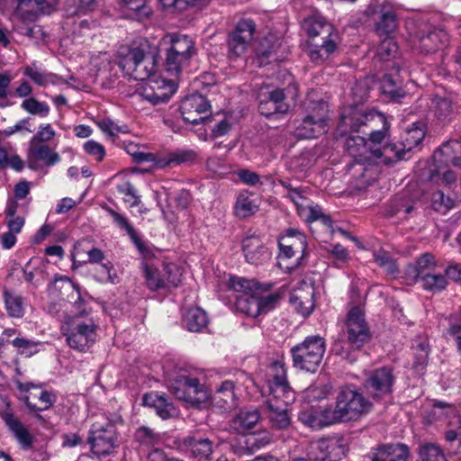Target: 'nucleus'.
Instances as JSON below:
<instances>
[{"label": "nucleus", "instance_id": "obj_56", "mask_svg": "<svg viewBox=\"0 0 461 461\" xmlns=\"http://www.w3.org/2000/svg\"><path fill=\"white\" fill-rule=\"evenodd\" d=\"M201 317L202 310L199 307L188 309L184 317L186 329L191 332H200L202 330Z\"/></svg>", "mask_w": 461, "mask_h": 461}, {"label": "nucleus", "instance_id": "obj_33", "mask_svg": "<svg viewBox=\"0 0 461 461\" xmlns=\"http://www.w3.org/2000/svg\"><path fill=\"white\" fill-rule=\"evenodd\" d=\"M180 111L185 122L198 124L202 122V95L194 93L185 96L181 103Z\"/></svg>", "mask_w": 461, "mask_h": 461}, {"label": "nucleus", "instance_id": "obj_16", "mask_svg": "<svg viewBox=\"0 0 461 461\" xmlns=\"http://www.w3.org/2000/svg\"><path fill=\"white\" fill-rule=\"evenodd\" d=\"M177 86L174 80L149 81L142 86L138 95L152 104L167 103L176 92Z\"/></svg>", "mask_w": 461, "mask_h": 461}, {"label": "nucleus", "instance_id": "obj_46", "mask_svg": "<svg viewBox=\"0 0 461 461\" xmlns=\"http://www.w3.org/2000/svg\"><path fill=\"white\" fill-rule=\"evenodd\" d=\"M143 273L146 280V285L151 291H157L165 288V279L161 273L156 268L148 264L143 265Z\"/></svg>", "mask_w": 461, "mask_h": 461}, {"label": "nucleus", "instance_id": "obj_52", "mask_svg": "<svg viewBox=\"0 0 461 461\" xmlns=\"http://www.w3.org/2000/svg\"><path fill=\"white\" fill-rule=\"evenodd\" d=\"M198 0H158L164 11L171 14L182 13L194 6Z\"/></svg>", "mask_w": 461, "mask_h": 461}, {"label": "nucleus", "instance_id": "obj_28", "mask_svg": "<svg viewBox=\"0 0 461 461\" xmlns=\"http://www.w3.org/2000/svg\"><path fill=\"white\" fill-rule=\"evenodd\" d=\"M372 164H392L402 159H407V152L403 151L400 143H391L381 148L374 149Z\"/></svg>", "mask_w": 461, "mask_h": 461}, {"label": "nucleus", "instance_id": "obj_54", "mask_svg": "<svg viewBox=\"0 0 461 461\" xmlns=\"http://www.w3.org/2000/svg\"><path fill=\"white\" fill-rule=\"evenodd\" d=\"M23 74L30 77L36 85L40 86H44L50 82H53L51 80L53 76L52 74L46 73L45 71L35 67L34 64L24 68Z\"/></svg>", "mask_w": 461, "mask_h": 461}, {"label": "nucleus", "instance_id": "obj_13", "mask_svg": "<svg viewBox=\"0 0 461 461\" xmlns=\"http://www.w3.org/2000/svg\"><path fill=\"white\" fill-rule=\"evenodd\" d=\"M256 25L250 19H242L238 22L234 31L229 36L230 52L239 57L242 55L253 40Z\"/></svg>", "mask_w": 461, "mask_h": 461}, {"label": "nucleus", "instance_id": "obj_60", "mask_svg": "<svg viewBox=\"0 0 461 461\" xmlns=\"http://www.w3.org/2000/svg\"><path fill=\"white\" fill-rule=\"evenodd\" d=\"M330 393V386L328 384L312 385L304 392V398L309 403L326 398Z\"/></svg>", "mask_w": 461, "mask_h": 461}, {"label": "nucleus", "instance_id": "obj_57", "mask_svg": "<svg viewBox=\"0 0 461 461\" xmlns=\"http://www.w3.org/2000/svg\"><path fill=\"white\" fill-rule=\"evenodd\" d=\"M189 59H186L185 57H179V55L176 53L167 50L166 68L167 72H170L174 76H177L180 73L182 68L187 64Z\"/></svg>", "mask_w": 461, "mask_h": 461}, {"label": "nucleus", "instance_id": "obj_2", "mask_svg": "<svg viewBox=\"0 0 461 461\" xmlns=\"http://www.w3.org/2000/svg\"><path fill=\"white\" fill-rule=\"evenodd\" d=\"M230 289L240 295L236 298V308L239 312L258 318L273 311L279 303L278 293L265 291L258 283L240 276H230Z\"/></svg>", "mask_w": 461, "mask_h": 461}, {"label": "nucleus", "instance_id": "obj_34", "mask_svg": "<svg viewBox=\"0 0 461 461\" xmlns=\"http://www.w3.org/2000/svg\"><path fill=\"white\" fill-rule=\"evenodd\" d=\"M162 41L166 44H170L168 50L176 53L179 57L190 59L194 53V41L185 34L168 33L163 37Z\"/></svg>", "mask_w": 461, "mask_h": 461}, {"label": "nucleus", "instance_id": "obj_11", "mask_svg": "<svg viewBox=\"0 0 461 461\" xmlns=\"http://www.w3.org/2000/svg\"><path fill=\"white\" fill-rule=\"evenodd\" d=\"M21 398L32 412L49 410L57 401L56 395L41 386L31 383L18 384Z\"/></svg>", "mask_w": 461, "mask_h": 461}, {"label": "nucleus", "instance_id": "obj_18", "mask_svg": "<svg viewBox=\"0 0 461 461\" xmlns=\"http://www.w3.org/2000/svg\"><path fill=\"white\" fill-rule=\"evenodd\" d=\"M393 382L394 377L392 370L387 367H382L368 375L365 382V387L374 398H380L392 392Z\"/></svg>", "mask_w": 461, "mask_h": 461}, {"label": "nucleus", "instance_id": "obj_43", "mask_svg": "<svg viewBox=\"0 0 461 461\" xmlns=\"http://www.w3.org/2000/svg\"><path fill=\"white\" fill-rule=\"evenodd\" d=\"M319 448L326 452L329 461L340 459L345 455V448L339 438H331L319 442Z\"/></svg>", "mask_w": 461, "mask_h": 461}, {"label": "nucleus", "instance_id": "obj_3", "mask_svg": "<svg viewBox=\"0 0 461 461\" xmlns=\"http://www.w3.org/2000/svg\"><path fill=\"white\" fill-rule=\"evenodd\" d=\"M372 403L363 394L351 388H344L336 397L334 407H329L333 424L357 420L368 413Z\"/></svg>", "mask_w": 461, "mask_h": 461}, {"label": "nucleus", "instance_id": "obj_29", "mask_svg": "<svg viewBox=\"0 0 461 461\" xmlns=\"http://www.w3.org/2000/svg\"><path fill=\"white\" fill-rule=\"evenodd\" d=\"M347 150L358 164H372L373 148L367 146V141L360 136H350L346 140Z\"/></svg>", "mask_w": 461, "mask_h": 461}, {"label": "nucleus", "instance_id": "obj_37", "mask_svg": "<svg viewBox=\"0 0 461 461\" xmlns=\"http://www.w3.org/2000/svg\"><path fill=\"white\" fill-rule=\"evenodd\" d=\"M288 404H279L273 401H266L267 415L272 424L278 429H285L290 425V416L287 412Z\"/></svg>", "mask_w": 461, "mask_h": 461}, {"label": "nucleus", "instance_id": "obj_22", "mask_svg": "<svg viewBox=\"0 0 461 461\" xmlns=\"http://www.w3.org/2000/svg\"><path fill=\"white\" fill-rule=\"evenodd\" d=\"M429 108L439 122H450L456 111L454 104V95L446 92L442 94L439 92L436 93L430 99Z\"/></svg>", "mask_w": 461, "mask_h": 461}, {"label": "nucleus", "instance_id": "obj_31", "mask_svg": "<svg viewBox=\"0 0 461 461\" xmlns=\"http://www.w3.org/2000/svg\"><path fill=\"white\" fill-rule=\"evenodd\" d=\"M142 401L145 406L154 409L162 420H167L177 415L176 408L165 396L157 393L144 394Z\"/></svg>", "mask_w": 461, "mask_h": 461}, {"label": "nucleus", "instance_id": "obj_6", "mask_svg": "<svg viewBox=\"0 0 461 461\" xmlns=\"http://www.w3.org/2000/svg\"><path fill=\"white\" fill-rule=\"evenodd\" d=\"M326 350L325 339L312 335L291 348L293 366L304 372L315 373L320 367Z\"/></svg>", "mask_w": 461, "mask_h": 461}, {"label": "nucleus", "instance_id": "obj_8", "mask_svg": "<svg viewBox=\"0 0 461 461\" xmlns=\"http://www.w3.org/2000/svg\"><path fill=\"white\" fill-rule=\"evenodd\" d=\"M278 264L287 270L300 265L306 249V237L295 229H289L279 240Z\"/></svg>", "mask_w": 461, "mask_h": 461}, {"label": "nucleus", "instance_id": "obj_45", "mask_svg": "<svg viewBox=\"0 0 461 461\" xmlns=\"http://www.w3.org/2000/svg\"><path fill=\"white\" fill-rule=\"evenodd\" d=\"M124 6L129 11V15L134 19L148 18L152 10L147 4V0H122Z\"/></svg>", "mask_w": 461, "mask_h": 461}, {"label": "nucleus", "instance_id": "obj_63", "mask_svg": "<svg viewBox=\"0 0 461 461\" xmlns=\"http://www.w3.org/2000/svg\"><path fill=\"white\" fill-rule=\"evenodd\" d=\"M375 261L378 266L384 268V270L391 275L395 274L398 270L395 261L390 257L389 253L385 251H378L375 253Z\"/></svg>", "mask_w": 461, "mask_h": 461}, {"label": "nucleus", "instance_id": "obj_53", "mask_svg": "<svg viewBox=\"0 0 461 461\" xmlns=\"http://www.w3.org/2000/svg\"><path fill=\"white\" fill-rule=\"evenodd\" d=\"M398 51V45L395 41L387 37L383 40L377 48L376 55L381 60H389L393 59Z\"/></svg>", "mask_w": 461, "mask_h": 461}, {"label": "nucleus", "instance_id": "obj_5", "mask_svg": "<svg viewBox=\"0 0 461 461\" xmlns=\"http://www.w3.org/2000/svg\"><path fill=\"white\" fill-rule=\"evenodd\" d=\"M265 384L263 393L267 401H273L279 404H290L295 400V392L287 381L286 369L282 362H274L269 365L264 375Z\"/></svg>", "mask_w": 461, "mask_h": 461}, {"label": "nucleus", "instance_id": "obj_49", "mask_svg": "<svg viewBox=\"0 0 461 461\" xmlns=\"http://www.w3.org/2000/svg\"><path fill=\"white\" fill-rule=\"evenodd\" d=\"M12 345L17 349L19 354L31 357L39 352L41 343L23 337H15L12 340Z\"/></svg>", "mask_w": 461, "mask_h": 461}, {"label": "nucleus", "instance_id": "obj_47", "mask_svg": "<svg viewBox=\"0 0 461 461\" xmlns=\"http://www.w3.org/2000/svg\"><path fill=\"white\" fill-rule=\"evenodd\" d=\"M422 284V287L427 290L433 293H438L443 291L447 285V281L445 277V276L441 274H429L422 276V278L420 279Z\"/></svg>", "mask_w": 461, "mask_h": 461}, {"label": "nucleus", "instance_id": "obj_4", "mask_svg": "<svg viewBox=\"0 0 461 461\" xmlns=\"http://www.w3.org/2000/svg\"><path fill=\"white\" fill-rule=\"evenodd\" d=\"M147 44L122 48L119 51L118 66L135 80H149L154 74L157 61L153 55L146 54Z\"/></svg>", "mask_w": 461, "mask_h": 461}, {"label": "nucleus", "instance_id": "obj_9", "mask_svg": "<svg viewBox=\"0 0 461 461\" xmlns=\"http://www.w3.org/2000/svg\"><path fill=\"white\" fill-rule=\"evenodd\" d=\"M448 42L447 32L439 28L423 27L411 33V47L420 52L433 53Z\"/></svg>", "mask_w": 461, "mask_h": 461}, {"label": "nucleus", "instance_id": "obj_62", "mask_svg": "<svg viewBox=\"0 0 461 461\" xmlns=\"http://www.w3.org/2000/svg\"><path fill=\"white\" fill-rule=\"evenodd\" d=\"M456 411V408L453 405L438 402L433 404L430 415L432 416V420H437L455 416Z\"/></svg>", "mask_w": 461, "mask_h": 461}, {"label": "nucleus", "instance_id": "obj_7", "mask_svg": "<svg viewBox=\"0 0 461 461\" xmlns=\"http://www.w3.org/2000/svg\"><path fill=\"white\" fill-rule=\"evenodd\" d=\"M118 432L111 420L96 421L89 429L87 443L92 453L98 458L112 455L117 447Z\"/></svg>", "mask_w": 461, "mask_h": 461}, {"label": "nucleus", "instance_id": "obj_51", "mask_svg": "<svg viewBox=\"0 0 461 461\" xmlns=\"http://www.w3.org/2000/svg\"><path fill=\"white\" fill-rule=\"evenodd\" d=\"M377 117L383 122V129L378 131H374L370 133V138L367 141V146L372 147L374 149H378L383 147V142L385 140L388 133V123L384 114L377 113Z\"/></svg>", "mask_w": 461, "mask_h": 461}, {"label": "nucleus", "instance_id": "obj_59", "mask_svg": "<svg viewBox=\"0 0 461 461\" xmlns=\"http://www.w3.org/2000/svg\"><path fill=\"white\" fill-rule=\"evenodd\" d=\"M381 87L383 93L393 100H399L405 95V92L396 86L391 76L385 75L383 77Z\"/></svg>", "mask_w": 461, "mask_h": 461}, {"label": "nucleus", "instance_id": "obj_14", "mask_svg": "<svg viewBox=\"0 0 461 461\" xmlns=\"http://www.w3.org/2000/svg\"><path fill=\"white\" fill-rule=\"evenodd\" d=\"M366 12L370 16L380 14V20L375 23V31L379 35H388L396 30V16L386 0H372Z\"/></svg>", "mask_w": 461, "mask_h": 461}, {"label": "nucleus", "instance_id": "obj_48", "mask_svg": "<svg viewBox=\"0 0 461 461\" xmlns=\"http://www.w3.org/2000/svg\"><path fill=\"white\" fill-rule=\"evenodd\" d=\"M134 438L141 446L147 447H155L160 442V435L146 426L137 429Z\"/></svg>", "mask_w": 461, "mask_h": 461}, {"label": "nucleus", "instance_id": "obj_44", "mask_svg": "<svg viewBox=\"0 0 461 461\" xmlns=\"http://www.w3.org/2000/svg\"><path fill=\"white\" fill-rule=\"evenodd\" d=\"M259 420V413L257 410L241 411L234 419L235 429L245 432L252 429Z\"/></svg>", "mask_w": 461, "mask_h": 461}, {"label": "nucleus", "instance_id": "obj_25", "mask_svg": "<svg viewBox=\"0 0 461 461\" xmlns=\"http://www.w3.org/2000/svg\"><path fill=\"white\" fill-rule=\"evenodd\" d=\"M0 415L22 448H31L33 443V437L25 425L9 411H3L0 412Z\"/></svg>", "mask_w": 461, "mask_h": 461}, {"label": "nucleus", "instance_id": "obj_61", "mask_svg": "<svg viewBox=\"0 0 461 461\" xmlns=\"http://www.w3.org/2000/svg\"><path fill=\"white\" fill-rule=\"evenodd\" d=\"M165 288L176 287L181 283V273L176 265L168 264L164 267Z\"/></svg>", "mask_w": 461, "mask_h": 461}, {"label": "nucleus", "instance_id": "obj_42", "mask_svg": "<svg viewBox=\"0 0 461 461\" xmlns=\"http://www.w3.org/2000/svg\"><path fill=\"white\" fill-rule=\"evenodd\" d=\"M3 296L7 314L12 318H22L24 314L23 298L7 290L4 291Z\"/></svg>", "mask_w": 461, "mask_h": 461}, {"label": "nucleus", "instance_id": "obj_26", "mask_svg": "<svg viewBox=\"0 0 461 461\" xmlns=\"http://www.w3.org/2000/svg\"><path fill=\"white\" fill-rule=\"evenodd\" d=\"M369 117L373 118L374 114H367L357 107H348L341 114L338 131L341 135L346 134L348 130L357 131L360 126L368 121Z\"/></svg>", "mask_w": 461, "mask_h": 461}, {"label": "nucleus", "instance_id": "obj_36", "mask_svg": "<svg viewBox=\"0 0 461 461\" xmlns=\"http://www.w3.org/2000/svg\"><path fill=\"white\" fill-rule=\"evenodd\" d=\"M302 28L310 37H316L321 33H328L327 39L335 37L331 33L332 26L318 14L305 18L302 23Z\"/></svg>", "mask_w": 461, "mask_h": 461}, {"label": "nucleus", "instance_id": "obj_32", "mask_svg": "<svg viewBox=\"0 0 461 461\" xmlns=\"http://www.w3.org/2000/svg\"><path fill=\"white\" fill-rule=\"evenodd\" d=\"M437 267V262L433 255L425 253L420 256L414 266H409L406 271L408 285L416 283L425 275L430 274Z\"/></svg>", "mask_w": 461, "mask_h": 461}, {"label": "nucleus", "instance_id": "obj_21", "mask_svg": "<svg viewBox=\"0 0 461 461\" xmlns=\"http://www.w3.org/2000/svg\"><path fill=\"white\" fill-rule=\"evenodd\" d=\"M299 420L304 425L315 429L333 425L329 407L321 408L312 404L303 408L299 413Z\"/></svg>", "mask_w": 461, "mask_h": 461}, {"label": "nucleus", "instance_id": "obj_40", "mask_svg": "<svg viewBox=\"0 0 461 461\" xmlns=\"http://www.w3.org/2000/svg\"><path fill=\"white\" fill-rule=\"evenodd\" d=\"M336 49L337 42L335 39H326L321 46L309 43L307 50L312 61L321 63L326 60Z\"/></svg>", "mask_w": 461, "mask_h": 461}, {"label": "nucleus", "instance_id": "obj_17", "mask_svg": "<svg viewBox=\"0 0 461 461\" xmlns=\"http://www.w3.org/2000/svg\"><path fill=\"white\" fill-rule=\"evenodd\" d=\"M59 153L43 143L29 142L26 161L29 168L39 170L43 166L51 167L59 162Z\"/></svg>", "mask_w": 461, "mask_h": 461}, {"label": "nucleus", "instance_id": "obj_23", "mask_svg": "<svg viewBox=\"0 0 461 461\" xmlns=\"http://www.w3.org/2000/svg\"><path fill=\"white\" fill-rule=\"evenodd\" d=\"M208 403L207 399H203V405ZM210 405L222 411H228L237 406V397L234 392V383L226 380L221 383L212 396Z\"/></svg>", "mask_w": 461, "mask_h": 461}, {"label": "nucleus", "instance_id": "obj_27", "mask_svg": "<svg viewBox=\"0 0 461 461\" xmlns=\"http://www.w3.org/2000/svg\"><path fill=\"white\" fill-rule=\"evenodd\" d=\"M408 447L402 444L387 445L366 455L362 461H407Z\"/></svg>", "mask_w": 461, "mask_h": 461}, {"label": "nucleus", "instance_id": "obj_64", "mask_svg": "<svg viewBox=\"0 0 461 461\" xmlns=\"http://www.w3.org/2000/svg\"><path fill=\"white\" fill-rule=\"evenodd\" d=\"M118 192L129 198H124V202L128 203L131 207H136L140 203V197L137 194L136 189L130 182H126L117 187Z\"/></svg>", "mask_w": 461, "mask_h": 461}, {"label": "nucleus", "instance_id": "obj_50", "mask_svg": "<svg viewBox=\"0 0 461 461\" xmlns=\"http://www.w3.org/2000/svg\"><path fill=\"white\" fill-rule=\"evenodd\" d=\"M21 107L27 113L39 115L40 117H46L50 113V106L46 103L40 102L34 97L23 100Z\"/></svg>", "mask_w": 461, "mask_h": 461}, {"label": "nucleus", "instance_id": "obj_19", "mask_svg": "<svg viewBox=\"0 0 461 461\" xmlns=\"http://www.w3.org/2000/svg\"><path fill=\"white\" fill-rule=\"evenodd\" d=\"M262 115L269 117L276 113H285L289 105L285 102V94L281 89H275L260 94L258 104Z\"/></svg>", "mask_w": 461, "mask_h": 461}, {"label": "nucleus", "instance_id": "obj_15", "mask_svg": "<svg viewBox=\"0 0 461 461\" xmlns=\"http://www.w3.org/2000/svg\"><path fill=\"white\" fill-rule=\"evenodd\" d=\"M172 393L179 400L200 408L198 393L200 392V382L198 378L185 375H179L170 385Z\"/></svg>", "mask_w": 461, "mask_h": 461}, {"label": "nucleus", "instance_id": "obj_38", "mask_svg": "<svg viewBox=\"0 0 461 461\" xmlns=\"http://www.w3.org/2000/svg\"><path fill=\"white\" fill-rule=\"evenodd\" d=\"M195 154L192 150L177 149L163 156H160L155 161L157 167H167L171 166H178L183 163L193 161Z\"/></svg>", "mask_w": 461, "mask_h": 461}, {"label": "nucleus", "instance_id": "obj_12", "mask_svg": "<svg viewBox=\"0 0 461 461\" xmlns=\"http://www.w3.org/2000/svg\"><path fill=\"white\" fill-rule=\"evenodd\" d=\"M287 197L295 204L299 216L305 221H321L325 226L331 227V219L325 215L318 204H314L302 194L299 188H291Z\"/></svg>", "mask_w": 461, "mask_h": 461}, {"label": "nucleus", "instance_id": "obj_30", "mask_svg": "<svg viewBox=\"0 0 461 461\" xmlns=\"http://www.w3.org/2000/svg\"><path fill=\"white\" fill-rule=\"evenodd\" d=\"M327 131L326 118L320 115L314 118L312 115L306 116L300 126L295 130V135L300 139L316 138Z\"/></svg>", "mask_w": 461, "mask_h": 461}, {"label": "nucleus", "instance_id": "obj_10", "mask_svg": "<svg viewBox=\"0 0 461 461\" xmlns=\"http://www.w3.org/2000/svg\"><path fill=\"white\" fill-rule=\"evenodd\" d=\"M347 342L353 349L361 348L370 339V331L365 320L364 312L359 307H353L346 322Z\"/></svg>", "mask_w": 461, "mask_h": 461}, {"label": "nucleus", "instance_id": "obj_39", "mask_svg": "<svg viewBox=\"0 0 461 461\" xmlns=\"http://www.w3.org/2000/svg\"><path fill=\"white\" fill-rule=\"evenodd\" d=\"M257 199L248 191L239 194L235 203V213L240 218H246L254 214L258 209Z\"/></svg>", "mask_w": 461, "mask_h": 461}, {"label": "nucleus", "instance_id": "obj_1", "mask_svg": "<svg viewBox=\"0 0 461 461\" xmlns=\"http://www.w3.org/2000/svg\"><path fill=\"white\" fill-rule=\"evenodd\" d=\"M50 289L72 291L75 302H69L71 309L69 314L64 316L61 331L66 337L68 347L79 352H86L96 341L97 325L88 317L89 311L86 302L81 298L79 287L68 277L60 276L55 277Z\"/></svg>", "mask_w": 461, "mask_h": 461}, {"label": "nucleus", "instance_id": "obj_24", "mask_svg": "<svg viewBox=\"0 0 461 461\" xmlns=\"http://www.w3.org/2000/svg\"><path fill=\"white\" fill-rule=\"evenodd\" d=\"M246 261L252 265H261L271 258L269 249L258 237H248L242 241Z\"/></svg>", "mask_w": 461, "mask_h": 461}, {"label": "nucleus", "instance_id": "obj_35", "mask_svg": "<svg viewBox=\"0 0 461 461\" xmlns=\"http://www.w3.org/2000/svg\"><path fill=\"white\" fill-rule=\"evenodd\" d=\"M103 208L113 218V221L116 224V226L126 231L131 240L133 242V244L136 246L139 251H140L141 253L145 252L147 250L145 242L140 239L134 227L129 222L128 219L124 215L120 214L119 212H117L116 211H114L113 209L107 205H104Z\"/></svg>", "mask_w": 461, "mask_h": 461}, {"label": "nucleus", "instance_id": "obj_55", "mask_svg": "<svg viewBox=\"0 0 461 461\" xmlns=\"http://www.w3.org/2000/svg\"><path fill=\"white\" fill-rule=\"evenodd\" d=\"M182 452L198 457L202 454V438L194 435L187 436L179 446Z\"/></svg>", "mask_w": 461, "mask_h": 461}, {"label": "nucleus", "instance_id": "obj_58", "mask_svg": "<svg viewBox=\"0 0 461 461\" xmlns=\"http://www.w3.org/2000/svg\"><path fill=\"white\" fill-rule=\"evenodd\" d=\"M95 277L101 283L117 284L119 282V276L110 262L97 267Z\"/></svg>", "mask_w": 461, "mask_h": 461}, {"label": "nucleus", "instance_id": "obj_20", "mask_svg": "<svg viewBox=\"0 0 461 461\" xmlns=\"http://www.w3.org/2000/svg\"><path fill=\"white\" fill-rule=\"evenodd\" d=\"M314 287L312 284L303 282L290 296V303L303 316H308L314 309Z\"/></svg>", "mask_w": 461, "mask_h": 461}, {"label": "nucleus", "instance_id": "obj_41", "mask_svg": "<svg viewBox=\"0 0 461 461\" xmlns=\"http://www.w3.org/2000/svg\"><path fill=\"white\" fill-rule=\"evenodd\" d=\"M425 132L420 123L415 122L412 127L407 129L402 136L400 145L402 146L403 151L409 154L414 148H416L423 140Z\"/></svg>", "mask_w": 461, "mask_h": 461}]
</instances>
